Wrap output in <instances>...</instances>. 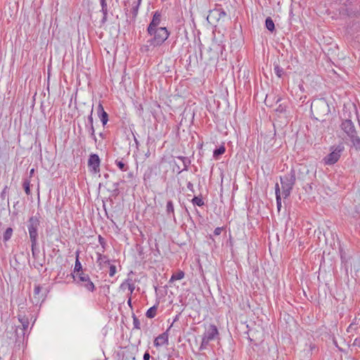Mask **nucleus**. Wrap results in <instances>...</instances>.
I'll use <instances>...</instances> for the list:
<instances>
[{"instance_id": "5fc2aeb1", "label": "nucleus", "mask_w": 360, "mask_h": 360, "mask_svg": "<svg viewBox=\"0 0 360 360\" xmlns=\"http://www.w3.org/2000/svg\"><path fill=\"white\" fill-rule=\"evenodd\" d=\"M34 173V169H32L30 171V176H32Z\"/></svg>"}, {"instance_id": "0eeeda50", "label": "nucleus", "mask_w": 360, "mask_h": 360, "mask_svg": "<svg viewBox=\"0 0 360 360\" xmlns=\"http://www.w3.org/2000/svg\"><path fill=\"white\" fill-rule=\"evenodd\" d=\"M39 219L37 217H31L28 220V232L30 238V241L35 243V240H37L38 238V229L39 226Z\"/></svg>"}, {"instance_id": "c9c22d12", "label": "nucleus", "mask_w": 360, "mask_h": 360, "mask_svg": "<svg viewBox=\"0 0 360 360\" xmlns=\"http://www.w3.org/2000/svg\"><path fill=\"white\" fill-rule=\"evenodd\" d=\"M281 188L279 186V184L278 183L276 184L275 185V194H276V197H281V193L282 192L281 191Z\"/></svg>"}, {"instance_id": "9b49d317", "label": "nucleus", "mask_w": 360, "mask_h": 360, "mask_svg": "<svg viewBox=\"0 0 360 360\" xmlns=\"http://www.w3.org/2000/svg\"><path fill=\"white\" fill-rule=\"evenodd\" d=\"M93 108L91 110L90 115L88 116L87 122L85 124L86 128L88 129L89 133L90 134L91 137L96 141V137L95 135V129L94 127V119H93Z\"/></svg>"}, {"instance_id": "ea45409f", "label": "nucleus", "mask_w": 360, "mask_h": 360, "mask_svg": "<svg viewBox=\"0 0 360 360\" xmlns=\"http://www.w3.org/2000/svg\"><path fill=\"white\" fill-rule=\"evenodd\" d=\"M353 345L356 346V347H360V336L357 337V338H356L354 339V342H353Z\"/></svg>"}, {"instance_id": "a18cd8bd", "label": "nucleus", "mask_w": 360, "mask_h": 360, "mask_svg": "<svg viewBox=\"0 0 360 360\" xmlns=\"http://www.w3.org/2000/svg\"><path fill=\"white\" fill-rule=\"evenodd\" d=\"M150 356L148 352H146L143 354V360H150Z\"/></svg>"}, {"instance_id": "864d4df0", "label": "nucleus", "mask_w": 360, "mask_h": 360, "mask_svg": "<svg viewBox=\"0 0 360 360\" xmlns=\"http://www.w3.org/2000/svg\"><path fill=\"white\" fill-rule=\"evenodd\" d=\"M226 15V13L224 11H221L220 13H219V16L220 17L225 16Z\"/></svg>"}, {"instance_id": "f3484780", "label": "nucleus", "mask_w": 360, "mask_h": 360, "mask_svg": "<svg viewBox=\"0 0 360 360\" xmlns=\"http://www.w3.org/2000/svg\"><path fill=\"white\" fill-rule=\"evenodd\" d=\"M18 319L19 322L20 323V328L22 330H25L27 331L28 327L30 325L29 319L27 316V314H17Z\"/></svg>"}, {"instance_id": "a211bd4d", "label": "nucleus", "mask_w": 360, "mask_h": 360, "mask_svg": "<svg viewBox=\"0 0 360 360\" xmlns=\"http://www.w3.org/2000/svg\"><path fill=\"white\" fill-rule=\"evenodd\" d=\"M100 4L101 6V11L103 13V18L101 20V24L103 25L108 20V4L106 2V0H100Z\"/></svg>"}, {"instance_id": "72a5a7b5", "label": "nucleus", "mask_w": 360, "mask_h": 360, "mask_svg": "<svg viewBox=\"0 0 360 360\" xmlns=\"http://www.w3.org/2000/svg\"><path fill=\"white\" fill-rule=\"evenodd\" d=\"M210 341L205 339V338L202 337V342H201V345H200V349H206L207 346L209 345V342Z\"/></svg>"}, {"instance_id": "20e7f679", "label": "nucleus", "mask_w": 360, "mask_h": 360, "mask_svg": "<svg viewBox=\"0 0 360 360\" xmlns=\"http://www.w3.org/2000/svg\"><path fill=\"white\" fill-rule=\"evenodd\" d=\"M150 36L154 35V37L148 41L150 46H158L162 44L169 37V32L166 27H160L159 28L153 29L151 33H148Z\"/></svg>"}, {"instance_id": "5701e85b", "label": "nucleus", "mask_w": 360, "mask_h": 360, "mask_svg": "<svg viewBox=\"0 0 360 360\" xmlns=\"http://www.w3.org/2000/svg\"><path fill=\"white\" fill-rule=\"evenodd\" d=\"M158 303L150 308H149L146 314V316L149 319H153L156 316Z\"/></svg>"}, {"instance_id": "9d476101", "label": "nucleus", "mask_w": 360, "mask_h": 360, "mask_svg": "<svg viewBox=\"0 0 360 360\" xmlns=\"http://www.w3.org/2000/svg\"><path fill=\"white\" fill-rule=\"evenodd\" d=\"M162 15L159 11H155L153 15V18L151 22H150L147 32L148 33H151L153 29L158 28V27L160 24Z\"/></svg>"}, {"instance_id": "f257e3e1", "label": "nucleus", "mask_w": 360, "mask_h": 360, "mask_svg": "<svg viewBox=\"0 0 360 360\" xmlns=\"http://www.w3.org/2000/svg\"><path fill=\"white\" fill-rule=\"evenodd\" d=\"M311 112L316 120L323 122L330 110L326 100L321 98L313 101L311 105Z\"/></svg>"}, {"instance_id": "79ce46f5", "label": "nucleus", "mask_w": 360, "mask_h": 360, "mask_svg": "<svg viewBox=\"0 0 360 360\" xmlns=\"http://www.w3.org/2000/svg\"><path fill=\"white\" fill-rule=\"evenodd\" d=\"M187 188L192 193H194L193 184L191 181L187 183Z\"/></svg>"}, {"instance_id": "2f4dec72", "label": "nucleus", "mask_w": 360, "mask_h": 360, "mask_svg": "<svg viewBox=\"0 0 360 360\" xmlns=\"http://www.w3.org/2000/svg\"><path fill=\"white\" fill-rule=\"evenodd\" d=\"M37 240H35L34 243H33V242H31L32 254L34 257H35L39 253V250L37 249Z\"/></svg>"}, {"instance_id": "c756f323", "label": "nucleus", "mask_w": 360, "mask_h": 360, "mask_svg": "<svg viewBox=\"0 0 360 360\" xmlns=\"http://www.w3.org/2000/svg\"><path fill=\"white\" fill-rule=\"evenodd\" d=\"M23 188L27 195L30 194V181L27 179H24L22 184Z\"/></svg>"}, {"instance_id": "f03ea898", "label": "nucleus", "mask_w": 360, "mask_h": 360, "mask_svg": "<svg viewBox=\"0 0 360 360\" xmlns=\"http://www.w3.org/2000/svg\"><path fill=\"white\" fill-rule=\"evenodd\" d=\"M340 127L342 130L352 142L353 146L356 150H360V138L357 135V131L352 120L349 119L343 120Z\"/></svg>"}, {"instance_id": "6ab92c4d", "label": "nucleus", "mask_w": 360, "mask_h": 360, "mask_svg": "<svg viewBox=\"0 0 360 360\" xmlns=\"http://www.w3.org/2000/svg\"><path fill=\"white\" fill-rule=\"evenodd\" d=\"M27 331L25 330H22L20 328V326H16L15 328V342H21L24 340L25 336L26 335V333Z\"/></svg>"}, {"instance_id": "393cba45", "label": "nucleus", "mask_w": 360, "mask_h": 360, "mask_svg": "<svg viewBox=\"0 0 360 360\" xmlns=\"http://www.w3.org/2000/svg\"><path fill=\"white\" fill-rule=\"evenodd\" d=\"M265 26H266V29L271 32L275 30L274 22L273 20L271 19V18H270V17H268L266 18Z\"/></svg>"}, {"instance_id": "423d86ee", "label": "nucleus", "mask_w": 360, "mask_h": 360, "mask_svg": "<svg viewBox=\"0 0 360 360\" xmlns=\"http://www.w3.org/2000/svg\"><path fill=\"white\" fill-rule=\"evenodd\" d=\"M73 278L77 284L84 288L86 290L94 292L96 290L95 285L91 281L89 274L81 272L77 274V276H73Z\"/></svg>"}, {"instance_id": "cd10ccee", "label": "nucleus", "mask_w": 360, "mask_h": 360, "mask_svg": "<svg viewBox=\"0 0 360 360\" xmlns=\"http://www.w3.org/2000/svg\"><path fill=\"white\" fill-rule=\"evenodd\" d=\"M115 165L122 172L127 171L129 168L128 166L122 160H116Z\"/></svg>"}, {"instance_id": "de8ad7c7", "label": "nucleus", "mask_w": 360, "mask_h": 360, "mask_svg": "<svg viewBox=\"0 0 360 360\" xmlns=\"http://www.w3.org/2000/svg\"><path fill=\"white\" fill-rule=\"evenodd\" d=\"M122 360H130L127 356L124 355ZM131 360H135L134 356H131Z\"/></svg>"}, {"instance_id": "bb28decb", "label": "nucleus", "mask_w": 360, "mask_h": 360, "mask_svg": "<svg viewBox=\"0 0 360 360\" xmlns=\"http://www.w3.org/2000/svg\"><path fill=\"white\" fill-rule=\"evenodd\" d=\"M13 229L11 228V227H8L6 229V231H4V234H3V240L4 242H7L8 240H9L13 235Z\"/></svg>"}, {"instance_id": "f8f14e48", "label": "nucleus", "mask_w": 360, "mask_h": 360, "mask_svg": "<svg viewBox=\"0 0 360 360\" xmlns=\"http://www.w3.org/2000/svg\"><path fill=\"white\" fill-rule=\"evenodd\" d=\"M41 288L39 285H36L34 286L32 302L36 305H37L40 301H44L45 297L44 295L41 293Z\"/></svg>"}, {"instance_id": "a19ab883", "label": "nucleus", "mask_w": 360, "mask_h": 360, "mask_svg": "<svg viewBox=\"0 0 360 360\" xmlns=\"http://www.w3.org/2000/svg\"><path fill=\"white\" fill-rule=\"evenodd\" d=\"M221 231H222L221 227H217L214 231V236H219L221 234Z\"/></svg>"}, {"instance_id": "7c9ffc66", "label": "nucleus", "mask_w": 360, "mask_h": 360, "mask_svg": "<svg viewBox=\"0 0 360 360\" xmlns=\"http://www.w3.org/2000/svg\"><path fill=\"white\" fill-rule=\"evenodd\" d=\"M191 202L194 205H198L199 207L204 205V201H203L202 198L199 196H195L192 199Z\"/></svg>"}, {"instance_id": "dca6fc26", "label": "nucleus", "mask_w": 360, "mask_h": 360, "mask_svg": "<svg viewBox=\"0 0 360 360\" xmlns=\"http://www.w3.org/2000/svg\"><path fill=\"white\" fill-rule=\"evenodd\" d=\"M97 110H98V117H99L103 125L105 126L108 121V115L104 110L102 104H101V103H99Z\"/></svg>"}, {"instance_id": "58836bf2", "label": "nucleus", "mask_w": 360, "mask_h": 360, "mask_svg": "<svg viewBox=\"0 0 360 360\" xmlns=\"http://www.w3.org/2000/svg\"><path fill=\"white\" fill-rule=\"evenodd\" d=\"M276 206L278 211L279 212L281 208V197H276Z\"/></svg>"}, {"instance_id": "aec40b11", "label": "nucleus", "mask_w": 360, "mask_h": 360, "mask_svg": "<svg viewBox=\"0 0 360 360\" xmlns=\"http://www.w3.org/2000/svg\"><path fill=\"white\" fill-rule=\"evenodd\" d=\"M81 272H84V271L82 269V264L79 260V252H77L76 260L72 276H77V274H79Z\"/></svg>"}, {"instance_id": "09e8293b", "label": "nucleus", "mask_w": 360, "mask_h": 360, "mask_svg": "<svg viewBox=\"0 0 360 360\" xmlns=\"http://www.w3.org/2000/svg\"><path fill=\"white\" fill-rule=\"evenodd\" d=\"M353 326H354V323H351L349 327L347 328V331L348 333H351L352 332V330L353 329Z\"/></svg>"}, {"instance_id": "39448f33", "label": "nucleus", "mask_w": 360, "mask_h": 360, "mask_svg": "<svg viewBox=\"0 0 360 360\" xmlns=\"http://www.w3.org/2000/svg\"><path fill=\"white\" fill-rule=\"evenodd\" d=\"M344 150L345 147L342 143H340L335 146H331L330 148V153L323 159L324 165H333L336 163L340 158Z\"/></svg>"}, {"instance_id": "3c124183", "label": "nucleus", "mask_w": 360, "mask_h": 360, "mask_svg": "<svg viewBox=\"0 0 360 360\" xmlns=\"http://www.w3.org/2000/svg\"><path fill=\"white\" fill-rule=\"evenodd\" d=\"M110 259H108V257H106V259L104 260L103 264L110 265Z\"/></svg>"}, {"instance_id": "603ef678", "label": "nucleus", "mask_w": 360, "mask_h": 360, "mask_svg": "<svg viewBox=\"0 0 360 360\" xmlns=\"http://www.w3.org/2000/svg\"><path fill=\"white\" fill-rule=\"evenodd\" d=\"M118 186H119V183L114 184L115 191H118Z\"/></svg>"}, {"instance_id": "2eb2a0df", "label": "nucleus", "mask_w": 360, "mask_h": 360, "mask_svg": "<svg viewBox=\"0 0 360 360\" xmlns=\"http://www.w3.org/2000/svg\"><path fill=\"white\" fill-rule=\"evenodd\" d=\"M166 215L168 218L173 219L174 221H176L174 205L173 201L171 200L167 202Z\"/></svg>"}, {"instance_id": "f704fd0d", "label": "nucleus", "mask_w": 360, "mask_h": 360, "mask_svg": "<svg viewBox=\"0 0 360 360\" xmlns=\"http://www.w3.org/2000/svg\"><path fill=\"white\" fill-rule=\"evenodd\" d=\"M116 272H117L116 266L113 264H110L109 276L110 277H112L115 276Z\"/></svg>"}, {"instance_id": "4468645a", "label": "nucleus", "mask_w": 360, "mask_h": 360, "mask_svg": "<svg viewBox=\"0 0 360 360\" xmlns=\"http://www.w3.org/2000/svg\"><path fill=\"white\" fill-rule=\"evenodd\" d=\"M168 330L158 335L154 340V345L156 347L168 344Z\"/></svg>"}, {"instance_id": "a878e982", "label": "nucleus", "mask_w": 360, "mask_h": 360, "mask_svg": "<svg viewBox=\"0 0 360 360\" xmlns=\"http://www.w3.org/2000/svg\"><path fill=\"white\" fill-rule=\"evenodd\" d=\"M225 151L226 148L224 146H221L213 151V157L215 159H218L220 155H223L225 153Z\"/></svg>"}, {"instance_id": "e433bc0d", "label": "nucleus", "mask_w": 360, "mask_h": 360, "mask_svg": "<svg viewBox=\"0 0 360 360\" xmlns=\"http://www.w3.org/2000/svg\"><path fill=\"white\" fill-rule=\"evenodd\" d=\"M106 257H107L105 255L98 254L97 263H98L99 265H101L102 263L104 262V260L106 259Z\"/></svg>"}, {"instance_id": "8fccbe9b", "label": "nucleus", "mask_w": 360, "mask_h": 360, "mask_svg": "<svg viewBox=\"0 0 360 360\" xmlns=\"http://www.w3.org/2000/svg\"><path fill=\"white\" fill-rule=\"evenodd\" d=\"M127 304L131 307L132 308V304H131V297H129L128 300H127Z\"/></svg>"}, {"instance_id": "473e14b6", "label": "nucleus", "mask_w": 360, "mask_h": 360, "mask_svg": "<svg viewBox=\"0 0 360 360\" xmlns=\"http://www.w3.org/2000/svg\"><path fill=\"white\" fill-rule=\"evenodd\" d=\"M132 318H133L134 328L136 329H140L141 323H140L139 319L135 316L134 314H133Z\"/></svg>"}, {"instance_id": "6e6552de", "label": "nucleus", "mask_w": 360, "mask_h": 360, "mask_svg": "<svg viewBox=\"0 0 360 360\" xmlns=\"http://www.w3.org/2000/svg\"><path fill=\"white\" fill-rule=\"evenodd\" d=\"M141 1L142 0H132L131 3L129 1L124 3L125 6H127V4L131 6L130 11L127 8H124L126 15H128V13H129L130 22H135Z\"/></svg>"}, {"instance_id": "ddd939ff", "label": "nucleus", "mask_w": 360, "mask_h": 360, "mask_svg": "<svg viewBox=\"0 0 360 360\" xmlns=\"http://www.w3.org/2000/svg\"><path fill=\"white\" fill-rule=\"evenodd\" d=\"M218 335L217 328L214 325H210L203 335V338L211 341Z\"/></svg>"}, {"instance_id": "4c0bfd02", "label": "nucleus", "mask_w": 360, "mask_h": 360, "mask_svg": "<svg viewBox=\"0 0 360 360\" xmlns=\"http://www.w3.org/2000/svg\"><path fill=\"white\" fill-rule=\"evenodd\" d=\"M127 285L128 290L130 291V294H131L134 292V289H135L134 284L132 283H130V281H128Z\"/></svg>"}, {"instance_id": "37998d69", "label": "nucleus", "mask_w": 360, "mask_h": 360, "mask_svg": "<svg viewBox=\"0 0 360 360\" xmlns=\"http://www.w3.org/2000/svg\"><path fill=\"white\" fill-rule=\"evenodd\" d=\"M128 281H131L130 279H127L124 282H123L121 285H120V288L122 289H124L125 288H127V282Z\"/></svg>"}, {"instance_id": "c03bdc74", "label": "nucleus", "mask_w": 360, "mask_h": 360, "mask_svg": "<svg viewBox=\"0 0 360 360\" xmlns=\"http://www.w3.org/2000/svg\"><path fill=\"white\" fill-rule=\"evenodd\" d=\"M179 315H176L174 320H173V322L172 323V324L170 325V326L169 327V328L167 329V330H169L174 325V322L177 321L179 320Z\"/></svg>"}, {"instance_id": "1a4fd4ad", "label": "nucleus", "mask_w": 360, "mask_h": 360, "mask_svg": "<svg viewBox=\"0 0 360 360\" xmlns=\"http://www.w3.org/2000/svg\"><path fill=\"white\" fill-rule=\"evenodd\" d=\"M101 160L98 155L91 154L88 160V167L90 170L94 173L100 171Z\"/></svg>"}, {"instance_id": "b1692460", "label": "nucleus", "mask_w": 360, "mask_h": 360, "mask_svg": "<svg viewBox=\"0 0 360 360\" xmlns=\"http://www.w3.org/2000/svg\"><path fill=\"white\" fill-rule=\"evenodd\" d=\"M185 276V274L183 271H178L177 272L172 274L169 279V282H174V281L181 280Z\"/></svg>"}, {"instance_id": "412c9836", "label": "nucleus", "mask_w": 360, "mask_h": 360, "mask_svg": "<svg viewBox=\"0 0 360 360\" xmlns=\"http://www.w3.org/2000/svg\"><path fill=\"white\" fill-rule=\"evenodd\" d=\"M18 314H26L27 308L25 299H20L18 304Z\"/></svg>"}, {"instance_id": "4be33fe9", "label": "nucleus", "mask_w": 360, "mask_h": 360, "mask_svg": "<svg viewBox=\"0 0 360 360\" xmlns=\"http://www.w3.org/2000/svg\"><path fill=\"white\" fill-rule=\"evenodd\" d=\"M176 158L180 160L183 164V168L179 172V173L183 171H187L188 167L191 164V160L188 159V158L184 156H178Z\"/></svg>"}, {"instance_id": "c85d7f7f", "label": "nucleus", "mask_w": 360, "mask_h": 360, "mask_svg": "<svg viewBox=\"0 0 360 360\" xmlns=\"http://www.w3.org/2000/svg\"><path fill=\"white\" fill-rule=\"evenodd\" d=\"M274 70L275 74L278 77H281L284 74L283 69L281 67H280V65L278 64H274Z\"/></svg>"}, {"instance_id": "7ed1b4c3", "label": "nucleus", "mask_w": 360, "mask_h": 360, "mask_svg": "<svg viewBox=\"0 0 360 360\" xmlns=\"http://www.w3.org/2000/svg\"><path fill=\"white\" fill-rule=\"evenodd\" d=\"M281 184L282 195L283 198H287L290 195L291 191L296 181L295 171L291 169L290 172L284 176H280Z\"/></svg>"}, {"instance_id": "49530a36", "label": "nucleus", "mask_w": 360, "mask_h": 360, "mask_svg": "<svg viewBox=\"0 0 360 360\" xmlns=\"http://www.w3.org/2000/svg\"><path fill=\"white\" fill-rule=\"evenodd\" d=\"M98 240L101 245H103L105 244L104 238L103 237H101V236H99V237H98Z\"/></svg>"}]
</instances>
